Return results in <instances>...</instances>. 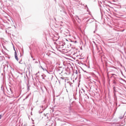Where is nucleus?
Returning a JSON list of instances; mask_svg holds the SVG:
<instances>
[{"label": "nucleus", "instance_id": "nucleus-13", "mask_svg": "<svg viewBox=\"0 0 126 126\" xmlns=\"http://www.w3.org/2000/svg\"><path fill=\"white\" fill-rule=\"evenodd\" d=\"M78 18V19H79V18L78 17V16L77 17Z\"/></svg>", "mask_w": 126, "mask_h": 126}, {"label": "nucleus", "instance_id": "nucleus-6", "mask_svg": "<svg viewBox=\"0 0 126 126\" xmlns=\"http://www.w3.org/2000/svg\"><path fill=\"white\" fill-rule=\"evenodd\" d=\"M9 95H12V91H11V89L10 88V92Z\"/></svg>", "mask_w": 126, "mask_h": 126}, {"label": "nucleus", "instance_id": "nucleus-15", "mask_svg": "<svg viewBox=\"0 0 126 126\" xmlns=\"http://www.w3.org/2000/svg\"><path fill=\"white\" fill-rule=\"evenodd\" d=\"M35 63H38V62H36Z\"/></svg>", "mask_w": 126, "mask_h": 126}, {"label": "nucleus", "instance_id": "nucleus-7", "mask_svg": "<svg viewBox=\"0 0 126 126\" xmlns=\"http://www.w3.org/2000/svg\"><path fill=\"white\" fill-rule=\"evenodd\" d=\"M60 78L61 79H63V80L64 79V78L63 77H60Z\"/></svg>", "mask_w": 126, "mask_h": 126}, {"label": "nucleus", "instance_id": "nucleus-20", "mask_svg": "<svg viewBox=\"0 0 126 126\" xmlns=\"http://www.w3.org/2000/svg\"><path fill=\"white\" fill-rule=\"evenodd\" d=\"M88 98H89V96H88Z\"/></svg>", "mask_w": 126, "mask_h": 126}, {"label": "nucleus", "instance_id": "nucleus-5", "mask_svg": "<svg viewBox=\"0 0 126 126\" xmlns=\"http://www.w3.org/2000/svg\"><path fill=\"white\" fill-rule=\"evenodd\" d=\"M40 67H41V68H42V69H43V70H44V71H45L46 70H47V69H46V68H45L42 66H40Z\"/></svg>", "mask_w": 126, "mask_h": 126}, {"label": "nucleus", "instance_id": "nucleus-4", "mask_svg": "<svg viewBox=\"0 0 126 126\" xmlns=\"http://www.w3.org/2000/svg\"><path fill=\"white\" fill-rule=\"evenodd\" d=\"M27 87L28 91H29V90H30V85H29V83H28L27 84Z\"/></svg>", "mask_w": 126, "mask_h": 126}, {"label": "nucleus", "instance_id": "nucleus-11", "mask_svg": "<svg viewBox=\"0 0 126 126\" xmlns=\"http://www.w3.org/2000/svg\"><path fill=\"white\" fill-rule=\"evenodd\" d=\"M27 98H28V96H27L25 99H24V100H26V99H27Z\"/></svg>", "mask_w": 126, "mask_h": 126}, {"label": "nucleus", "instance_id": "nucleus-22", "mask_svg": "<svg viewBox=\"0 0 126 126\" xmlns=\"http://www.w3.org/2000/svg\"><path fill=\"white\" fill-rule=\"evenodd\" d=\"M35 126V125H33V126Z\"/></svg>", "mask_w": 126, "mask_h": 126}, {"label": "nucleus", "instance_id": "nucleus-1", "mask_svg": "<svg viewBox=\"0 0 126 126\" xmlns=\"http://www.w3.org/2000/svg\"><path fill=\"white\" fill-rule=\"evenodd\" d=\"M62 73H63V70H62L60 69H58L56 72L57 75H58V76H60V75H61V74H62Z\"/></svg>", "mask_w": 126, "mask_h": 126}, {"label": "nucleus", "instance_id": "nucleus-9", "mask_svg": "<svg viewBox=\"0 0 126 126\" xmlns=\"http://www.w3.org/2000/svg\"><path fill=\"white\" fill-rule=\"evenodd\" d=\"M123 118H124V117H119V119H120L121 120H122Z\"/></svg>", "mask_w": 126, "mask_h": 126}, {"label": "nucleus", "instance_id": "nucleus-17", "mask_svg": "<svg viewBox=\"0 0 126 126\" xmlns=\"http://www.w3.org/2000/svg\"><path fill=\"white\" fill-rule=\"evenodd\" d=\"M80 95H81V93H80Z\"/></svg>", "mask_w": 126, "mask_h": 126}, {"label": "nucleus", "instance_id": "nucleus-12", "mask_svg": "<svg viewBox=\"0 0 126 126\" xmlns=\"http://www.w3.org/2000/svg\"><path fill=\"white\" fill-rule=\"evenodd\" d=\"M14 50L15 51V52H16V50H15V48H14Z\"/></svg>", "mask_w": 126, "mask_h": 126}, {"label": "nucleus", "instance_id": "nucleus-3", "mask_svg": "<svg viewBox=\"0 0 126 126\" xmlns=\"http://www.w3.org/2000/svg\"><path fill=\"white\" fill-rule=\"evenodd\" d=\"M15 59L18 62V57L17 56V53L16 51L15 52Z\"/></svg>", "mask_w": 126, "mask_h": 126}, {"label": "nucleus", "instance_id": "nucleus-14", "mask_svg": "<svg viewBox=\"0 0 126 126\" xmlns=\"http://www.w3.org/2000/svg\"><path fill=\"white\" fill-rule=\"evenodd\" d=\"M33 61H35V59H33Z\"/></svg>", "mask_w": 126, "mask_h": 126}, {"label": "nucleus", "instance_id": "nucleus-10", "mask_svg": "<svg viewBox=\"0 0 126 126\" xmlns=\"http://www.w3.org/2000/svg\"><path fill=\"white\" fill-rule=\"evenodd\" d=\"M1 118H2V115H0V120L1 119Z\"/></svg>", "mask_w": 126, "mask_h": 126}, {"label": "nucleus", "instance_id": "nucleus-18", "mask_svg": "<svg viewBox=\"0 0 126 126\" xmlns=\"http://www.w3.org/2000/svg\"><path fill=\"white\" fill-rule=\"evenodd\" d=\"M83 92H85V91H84V90H83Z\"/></svg>", "mask_w": 126, "mask_h": 126}, {"label": "nucleus", "instance_id": "nucleus-8", "mask_svg": "<svg viewBox=\"0 0 126 126\" xmlns=\"http://www.w3.org/2000/svg\"><path fill=\"white\" fill-rule=\"evenodd\" d=\"M73 56H75V57H77V55H76V53H74Z\"/></svg>", "mask_w": 126, "mask_h": 126}, {"label": "nucleus", "instance_id": "nucleus-16", "mask_svg": "<svg viewBox=\"0 0 126 126\" xmlns=\"http://www.w3.org/2000/svg\"><path fill=\"white\" fill-rule=\"evenodd\" d=\"M43 64H44V65H46V64H45V63H43Z\"/></svg>", "mask_w": 126, "mask_h": 126}, {"label": "nucleus", "instance_id": "nucleus-2", "mask_svg": "<svg viewBox=\"0 0 126 126\" xmlns=\"http://www.w3.org/2000/svg\"><path fill=\"white\" fill-rule=\"evenodd\" d=\"M66 109L67 113H70V112H71V106L70 105L69 106H67Z\"/></svg>", "mask_w": 126, "mask_h": 126}, {"label": "nucleus", "instance_id": "nucleus-21", "mask_svg": "<svg viewBox=\"0 0 126 126\" xmlns=\"http://www.w3.org/2000/svg\"><path fill=\"white\" fill-rule=\"evenodd\" d=\"M59 121H60V119H58Z\"/></svg>", "mask_w": 126, "mask_h": 126}, {"label": "nucleus", "instance_id": "nucleus-19", "mask_svg": "<svg viewBox=\"0 0 126 126\" xmlns=\"http://www.w3.org/2000/svg\"><path fill=\"white\" fill-rule=\"evenodd\" d=\"M32 59H33V57H32Z\"/></svg>", "mask_w": 126, "mask_h": 126}]
</instances>
